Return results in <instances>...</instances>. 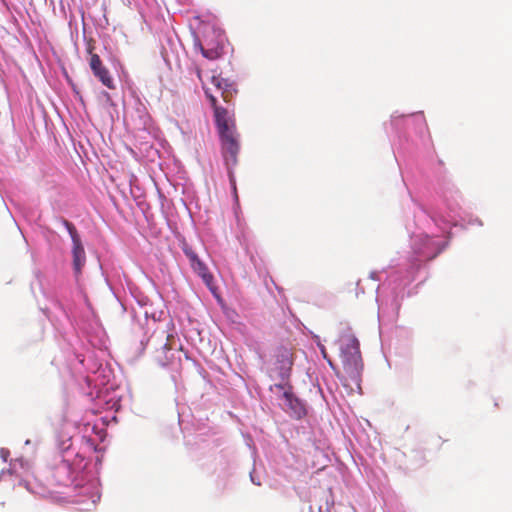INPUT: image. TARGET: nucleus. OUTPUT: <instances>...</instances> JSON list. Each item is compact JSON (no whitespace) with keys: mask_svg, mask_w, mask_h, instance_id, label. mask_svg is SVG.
Returning <instances> with one entry per match:
<instances>
[{"mask_svg":"<svg viewBox=\"0 0 512 512\" xmlns=\"http://www.w3.org/2000/svg\"><path fill=\"white\" fill-rule=\"evenodd\" d=\"M339 349L345 379L359 384L364 364L358 339L351 333H343L339 339Z\"/></svg>","mask_w":512,"mask_h":512,"instance_id":"nucleus-1","label":"nucleus"},{"mask_svg":"<svg viewBox=\"0 0 512 512\" xmlns=\"http://www.w3.org/2000/svg\"><path fill=\"white\" fill-rule=\"evenodd\" d=\"M197 76L199 79H201V71L200 70L197 71Z\"/></svg>","mask_w":512,"mask_h":512,"instance_id":"nucleus-16","label":"nucleus"},{"mask_svg":"<svg viewBox=\"0 0 512 512\" xmlns=\"http://www.w3.org/2000/svg\"><path fill=\"white\" fill-rule=\"evenodd\" d=\"M183 251H184L185 255L188 257V259L190 261V265H192L196 261L200 260L199 257L197 256V254L188 245H186V244L184 245Z\"/></svg>","mask_w":512,"mask_h":512,"instance_id":"nucleus-12","label":"nucleus"},{"mask_svg":"<svg viewBox=\"0 0 512 512\" xmlns=\"http://www.w3.org/2000/svg\"><path fill=\"white\" fill-rule=\"evenodd\" d=\"M221 140V152L225 161V165L228 169V176L230 184L233 188L235 197H237L236 181L232 171V168L237 164L238 153H239V142L237 139L236 131H230L219 134Z\"/></svg>","mask_w":512,"mask_h":512,"instance_id":"nucleus-2","label":"nucleus"},{"mask_svg":"<svg viewBox=\"0 0 512 512\" xmlns=\"http://www.w3.org/2000/svg\"><path fill=\"white\" fill-rule=\"evenodd\" d=\"M4 505H5V502H4V501L0 502V506H1V507H4Z\"/></svg>","mask_w":512,"mask_h":512,"instance_id":"nucleus-17","label":"nucleus"},{"mask_svg":"<svg viewBox=\"0 0 512 512\" xmlns=\"http://www.w3.org/2000/svg\"><path fill=\"white\" fill-rule=\"evenodd\" d=\"M9 454V452L5 449H1V455L6 460V456Z\"/></svg>","mask_w":512,"mask_h":512,"instance_id":"nucleus-14","label":"nucleus"},{"mask_svg":"<svg viewBox=\"0 0 512 512\" xmlns=\"http://www.w3.org/2000/svg\"><path fill=\"white\" fill-rule=\"evenodd\" d=\"M93 47H88L90 54L89 66L92 70L93 75L108 89H115V84L109 70L103 64L98 54L92 52Z\"/></svg>","mask_w":512,"mask_h":512,"instance_id":"nucleus-4","label":"nucleus"},{"mask_svg":"<svg viewBox=\"0 0 512 512\" xmlns=\"http://www.w3.org/2000/svg\"><path fill=\"white\" fill-rule=\"evenodd\" d=\"M205 40H207V42H209V43H210V47H214V46H215V44H216V41H215V42H213V41L208 40L207 38H206Z\"/></svg>","mask_w":512,"mask_h":512,"instance_id":"nucleus-15","label":"nucleus"},{"mask_svg":"<svg viewBox=\"0 0 512 512\" xmlns=\"http://www.w3.org/2000/svg\"><path fill=\"white\" fill-rule=\"evenodd\" d=\"M202 55L209 60H216L223 54V36L216 35V44L210 47V43L205 40V45H200Z\"/></svg>","mask_w":512,"mask_h":512,"instance_id":"nucleus-8","label":"nucleus"},{"mask_svg":"<svg viewBox=\"0 0 512 512\" xmlns=\"http://www.w3.org/2000/svg\"><path fill=\"white\" fill-rule=\"evenodd\" d=\"M274 387L279 390H283V398L285 400V406L290 414L296 419H301L306 415V408L304 404L294 396L291 391V387L285 388V384H275Z\"/></svg>","mask_w":512,"mask_h":512,"instance_id":"nucleus-6","label":"nucleus"},{"mask_svg":"<svg viewBox=\"0 0 512 512\" xmlns=\"http://www.w3.org/2000/svg\"><path fill=\"white\" fill-rule=\"evenodd\" d=\"M191 267L194 270V272L197 273L198 276L201 277V279L203 280L205 285L212 292H214L216 289L214 286V278H213V275L209 272V269L207 268V266L201 260H198L194 264H192Z\"/></svg>","mask_w":512,"mask_h":512,"instance_id":"nucleus-9","label":"nucleus"},{"mask_svg":"<svg viewBox=\"0 0 512 512\" xmlns=\"http://www.w3.org/2000/svg\"><path fill=\"white\" fill-rule=\"evenodd\" d=\"M63 224L67 228V230H68V232H69V234L71 236L72 242H73L72 253H73V266H74V270H75L76 273H80L82 267L85 264V250H84V247L82 245L80 236H79L75 226L71 222H69V221H67L65 219L63 220Z\"/></svg>","mask_w":512,"mask_h":512,"instance_id":"nucleus-5","label":"nucleus"},{"mask_svg":"<svg viewBox=\"0 0 512 512\" xmlns=\"http://www.w3.org/2000/svg\"><path fill=\"white\" fill-rule=\"evenodd\" d=\"M205 95L209 99L214 110V117L219 134L235 130L234 120L229 116L227 109L217 104L216 97L210 92L209 88H204Z\"/></svg>","mask_w":512,"mask_h":512,"instance_id":"nucleus-3","label":"nucleus"},{"mask_svg":"<svg viewBox=\"0 0 512 512\" xmlns=\"http://www.w3.org/2000/svg\"><path fill=\"white\" fill-rule=\"evenodd\" d=\"M211 83L216 88V90L220 92L223 100L225 102H229L232 97V93L230 91L231 85L227 82V80L220 76H212Z\"/></svg>","mask_w":512,"mask_h":512,"instance_id":"nucleus-10","label":"nucleus"},{"mask_svg":"<svg viewBox=\"0 0 512 512\" xmlns=\"http://www.w3.org/2000/svg\"><path fill=\"white\" fill-rule=\"evenodd\" d=\"M165 339V342L163 343V345L161 346V353H166V352H169L171 350V347H170V344H169V338H170V335L164 331V330H157L155 331L149 341H153L154 339Z\"/></svg>","mask_w":512,"mask_h":512,"instance_id":"nucleus-11","label":"nucleus"},{"mask_svg":"<svg viewBox=\"0 0 512 512\" xmlns=\"http://www.w3.org/2000/svg\"><path fill=\"white\" fill-rule=\"evenodd\" d=\"M156 360L161 366H166L169 362L167 356L161 357L160 355H156Z\"/></svg>","mask_w":512,"mask_h":512,"instance_id":"nucleus-13","label":"nucleus"},{"mask_svg":"<svg viewBox=\"0 0 512 512\" xmlns=\"http://www.w3.org/2000/svg\"><path fill=\"white\" fill-rule=\"evenodd\" d=\"M275 358V369L278 371L279 376L283 380L288 378L293 366L292 349L285 346L278 347L275 353Z\"/></svg>","mask_w":512,"mask_h":512,"instance_id":"nucleus-7","label":"nucleus"}]
</instances>
